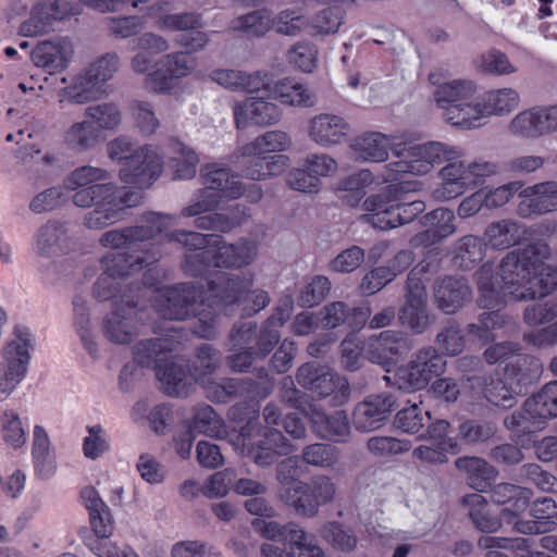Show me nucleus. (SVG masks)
I'll return each mask as SVG.
<instances>
[{
  "mask_svg": "<svg viewBox=\"0 0 557 557\" xmlns=\"http://www.w3.org/2000/svg\"><path fill=\"white\" fill-rule=\"evenodd\" d=\"M171 150L172 168L174 177L178 180H189L196 175L199 158L196 152L181 141H172Z\"/></svg>",
  "mask_w": 557,
  "mask_h": 557,
  "instance_id": "nucleus-49",
  "label": "nucleus"
},
{
  "mask_svg": "<svg viewBox=\"0 0 557 557\" xmlns=\"http://www.w3.org/2000/svg\"><path fill=\"white\" fill-rule=\"evenodd\" d=\"M509 129L513 135L528 139L545 136L540 107L517 114L511 120Z\"/></svg>",
  "mask_w": 557,
  "mask_h": 557,
  "instance_id": "nucleus-48",
  "label": "nucleus"
},
{
  "mask_svg": "<svg viewBox=\"0 0 557 557\" xmlns=\"http://www.w3.org/2000/svg\"><path fill=\"white\" fill-rule=\"evenodd\" d=\"M177 344L168 337L139 341L133 349L134 360L140 368H154L157 371L164 362L169 361Z\"/></svg>",
  "mask_w": 557,
  "mask_h": 557,
  "instance_id": "nucleus-27",
  "label": "nucleus"
},
{
  "mask_svg": "<svg viewBox=\"0 0 557 557\" xmlns=\"http://www.w3.org/2000/svg\"><path fill=\"white\" fill-rule=\"evenodd\" d=\"M422 403H410L397 411L394 418V426L407 434H419L431 421V413L422 406Z\"/></svg>",
  "mask_w": 557,
  "mask_h": 557,
  "instance_id": "nucleus-44",
  "label": "nucleus"
},
{
  "mask_svg": "<svg viewBox=\"0 0 557 557\" xmlns=\"http://www.w3.org/2000/svg\"><path fill=\"white\" fill-rule=\"evenodd\" d=\"M411 359L423 370V373L430 381L434 376L442 375L447 364L443 355L432 346L419 349Z\"/></svg>",
  "mask_w": 557,
  "mask_h": 557,
  "instance_id": "nucleus-61",
  "label": "nucleus"
},
{
  "mask_svg": "<svg viewBox=\"0 0 557 557\" xmlns=\"http://www.w3.org/2000/svg\"><path fill=\"white\" fill-rule=\"evenodd\" d=\"M517 214L533 219L557 210V181H545L521 188Z\"/></svg>",
  "mask_w": 557,
  "mask_h": 557,
  "instance_id": "nucleus-18",
  "label": "nucleus"
},
{
  "mask_svg": "<svg viewBox=\"0 0 557 557\" xmlns=\"http://www.w3.org/2000/svg\"><path fill=\"white\" fill-rule=\"evenodd\" d=\"M273 25L271 13L265 10H256L238 16L232 21V29L244 32L248 35L263 36Z\"/></svg>",
  "mask_w": 557,
  "mask_h": 557,
  "instance_id": "nucleus-54",
  "label": "nucleus"
},
{
  "mask_svg": "<svg viewBox=\"0 0 557 557\" xmlns=\"http://www.w3.org/2000/svg\"><path fill=\"white\" fill-rule=\"evenodd\" d=\"M162 159L151 147H140L120 170V178L137 188L119 187L102 183L110 173L102 168L84 165L72 171L64 180V187L75 191L72 201L76 207L90 208L85 215V225L102 230L123 219L125 209L141 203L143 188L149 187L161 174Z\"/></svg>",
  "mask_w": 557,
  "mask_h": 557,
  "instance_id": "nucleus-2",
  "label": "nucleus"
},
{
  "mask_svg": "<svg viewBox=\"0 0 557 557\" xmlns=\"http://www.w3.org/2000/svg\"><path fill=\"white\" fill-rule=\"evenodd\" d=\"M405 183L392 184L376 195L368 197L363 208L368 223L380 230H391L410 223L425 210L421 200L403 201Z\"/></svg>",
  "mask_w": 557,
  "mask_h": 557,
  "instance_id": "nucleus-6",
  "label": "nucleus"
},
{
  "mask_svg": "<svg viewBox=\"0 0 557 557\" xmlns=\"http://www.w3.org/2000/svg\"><path fill=\"white\" fill-rule=\"evenodd\" d=\"M215 268H243L253 262L258 247L252 240L240 238L236 243H226L220 236L214 245Z\"/></svg>",
  "mask_w": 557,
  "mask_h": 557,
  "instance_id": "nucleus-25",
  "label": "nucleus"
},
{
  "mask_svg": "<svg viewBox=\"0 0 557 557\" xmlns=\"http://www.w3.org/2000/svg\"><path fill=\"white\" fill-rule=\"evenodd\" d=\"M542 372L543 364L537 358L520 352L505 367L506 375L517 385L520 393L523 388L535 384Z\"/></svg>",
  "mask_w": 557,
  "mask_h": 557,
  "instance_id": "nucleus-31",
  "label": "nucleus"
},
{
  "mask_svg": "<svg viewBox=\"0 0 557 557\" xmlns=\"http://www.w3.org/2000/svg\"><path fill=\"white\" fill-rule=\"evenodd\" d=\"M161 317L169 320L184 321L197 318L202 324L197 333L210 338L214 335L216 314L207 311L205 292L201 285L181 283L165 288L156 304Z\"/></svg>",
  "mask_w": 557,
  "mask_h": 557,
  "instance_id": "nucleus-4",
  "label": "nucleus"
},
{
  "mask_svg": "<svg viewBox=\"0 0 557 557\" xmlns=\"http://www.w3.org/2000/svg\"><path fill=\"white\" fill-rule=\"evenodd\" d=\"M519 106V94L512 88L491 90L476 99V109H469L471 117H463L467 126L479 127L491 115H500Z\"/></svg>",
  "mask_w": 557,
  "mask_h": 557,
  "instance_id": "nucleus-19",
  "label": "nucleus"
},
{
  "mask_svg": "<svg viewBox=\"0 0 557 557\" xmlns=\"http://www.w3.org/2000/svg\"><path fill=\"white\" fill-rule=\"evenodd\" d=\"M157 255L148 253L140 256L131 255H107L102 258V274L97 278L94 286V295L99 301L115 300L121 301V296H136L134 290L140 287L138 284L131 283L127 286L122 285L124 277L139 272L145 267L156 263Z\"/></svg>",
  "mask_w": 557,
  "mask_h": 557,
  "instance_id": "nucleus-8",
  "label": "nucleus"
},
{
  "mask_svg": "<svg viewBox=\"0 0 557 557\" xmlns=\"http://www.w3.org/2000/svg\"><path fill=\"white\" fill-rule=\"evenodd\" d=\"M296 381L301 387L319 397L330 396L336 387L348 389L346 381H343L331 368L317 362H307L299 367Z\"/></svg>",
  "mask_w": 557,
  "mask_h": 557,
  "instance_id": "nucleus-21",
  "label": "nucleus"
},
{
  "mask_svg": "<svg viewBox=\"0 0 557 557\" xmlns=\"http://www.w3.org/2000/svg\"><path fill=\"white\" fill-rule=\"evenodd\" d=\"M32 454L36 473L41 478H49L54 472L55 458L50 449L48 434L40 425L34 428Z\"/></svg>",
  "mask_w": 557,
  "mask_h": 557,
  "instance_id": "nucleus-43",
  "label": "nucleus"
},
{
  "mask_svg": "<svg viewBox=\"0 0 557 557\" xmlns=\"http://www.w3.org/2000/svg\"><path fill=\"white\" fill-rule=\"evenodd\" d=\"M389 139L381 133H367L354 139L350 148L356 160L382 162L388 156Z\"/></svg>",
  "mask_w": 557,
  "mask_h": 557,
  "instance_id": "nucleus-33",
  "label": "nucleus"
},
{
  "mask_svg": "<svg viewBox=\"0 0 557 557\" xmlns=\"http://www.w3.org/2000/svg\"><path fill=\"white\" fill-rule=\"evenodd\" d=\"M158 64L173 79H182L190 75L196 67V60L184 51H175L164 54Z\"/></svg>",
  "mask_w": 557,
  "mask_h": 557,
  "instance_id": "nucleus-59",
  "label": "nucleus"
},
{
  "mask_svg": "<svg viewBox=\"0 0 557 557\" xmlns=\"http://www.w3.org/2000/svg\"><path fill=\"white\" fill-rule=\"evenodd\" d=\"M396 409L397 400L392 393L369 395L356 405L352 423L359 431L371 432L384 425Z\"/></svg>",
  "mask_w": 557,
  "mask_h": 557,
  "instance_id": "nucleus-15",
  "label": "nucleus"
},
{
  "mask_svg": "<svg viewBox=\"0 0 557 557\" xmlns=\"http://www.w3.org/2000/svg\"><path fill=\"white\" fill-rule=\"evenodd\" d=\"M399 158L388 163V169L395 174L411 173L423 175L429 173L434 165L448 162L442 170L443 184L436 190L437 197L445 200L456 198L470 189L468 163L458 161L459 150L440 141L426 144L405 145L395 151Z\"/></svg>",
  "mask_w": 557,
  "mask_h": 557,
  "instance_id": "nucleus-3",
  "label": "nucleus"
},
{
  "mask_svg": "<svg viewBox=\"0 0 557 557\" xmlns=\"http://www.w3.org/2000/svg\"><path fill=\"white\" fill-rule=\"evenodd\" d=\"M280 498L298 516L313 518L319 512L320 507L312 497L306 481L294 482L290 486L282 488Z\"/></svg>",
  "mask_w": 557,
  "mask_h": 557,
  "instance_id": "nucleus-35",
  "label": "nucleus"
},
{
  "mask_svg": "<svg viewBox=\"0 0 557 557\" xmlns=\"http://www.w3.org/2000/svg\"><path fill=\"white\" fill-rule=\"evenodd\" d=\"M484 398L496 407L512 408L517 404L519 391L513 389L499 376L484 375L478 377Z\"/></svg>",
  "mask_w": 557,
  "mask_h": 557,
  "instance_id": "nucleus-38",
  "label": "nucleus"
},
{
  "mask_svg": "<svg viewBox=\"0 0 557 557\" xmlns=\"http://www.w3.org/2000/svg\"><path fill=\"white\" fill-rule=\"evenodd\" d=\"M252 287L253 275L250 272L221 274L208 282L209 298L213 305L224 309L244 304Z\"/></svg>",
  "mask_w": 557,
  "mask_h": 557,
  "instance_id": "nucleus-16",
  "label": "nucleus"
},
{
  "mask_svg": "<svg viewBox=\"0 0 557 557\" xmlns=\"http://www.w3.org/2000/svg\"><path fill=\"white\" fill-rule=\"evenodd\" d=\"M528 235V226L515 219L494 221L484 231V238L487 245L498 250H505L519 245Z\"/></svg>",
  "mask_w": 557,
  "mask_h": 557,
  "instance_id": "nucleus-26",
  "label": "nucleus"
},
{
  "mask_svg": "<svg viewBox=\"0 0 557 557\" xmlns=\"http://www.w3.org/2000/svg\"><path fill=\"white\" fill-rule=\"evenodd\" d=\"M322 536L334 548L345 553L354 550L358 540L356 534L339 522H329L322 529Z\"/></svg>",
  "mask_w": 557,
  "mask_h": 557,
  "instance_id": "nucleus-63",
  "label": "nucleus"
},
{
  "mask_svg": "<svg viewBox=\"0 0 557 557\" xmlns=\"http://www.w3.org/2000/svg\"><path fill=\"white\" fill-rule=\"evenodd\" d=\"M313 424L318 434L326 440L345 443L350 436V426L347 414L343 410L334 413H317L313 418Z\"/></svg>",
  "mask_w": 557,
  "mask_h": 557,
  "instance_id": "nucleus-37",
  "label": "nucleus"
},
{
  "mask_svg": "<svg viewBox=\"0 0 557 557\" xmlns=\"http://www.w3.org/2000/svg\"><path fill=\"white\" fill-rule=\"evenodd\" d=\"M289 319L287 310L276 308L274 312L263 323L259 335H256L257 347L256 356L259 359H264L280 342L282 327Z\"/></svg>",
  "mask_w": 557,
  "mask_h": 557,
  "instance_id": "nucleus-36",
  "label": "nucleus"
},
{
  "mask_svg": "<svg viewBox=\"0 0 557 557\" xmlns=\"http://www.w3.org/2000/svg\"><path fill=\"white\" fill-rule=\"evenodd\" d=\"M272 28L277 34L285 36H297L302 29L308 28L309 18L304 16L298 10H282L275 17H272Z\"/></svg>",
  "mask_w": 557,
  "mask_h": 557,
  "instance_id": "nucleus-62",
  "label": "nucleus"
},
{
  "mask_svg": "<svg viewBox=\"0 0 557 557\" xmlns=\"http://www.w3.org/2000/svg\"><path fill=\"white\" fill-rule=\"evenodd\" d=\"M73 54V45L69 38H57L39 42L32 51L33 63L49 74L64 70Z\"/></svg>",
  "mask_w": 557,
  "mask_h": 557,
  "instance_id": "nucleus-24",
  "label": "nucleus"
},
{
  "mask_svg": "<svg viewBox=\"0 0 557 557\" xmlns=\"http://www.w3.org/2000/svg\"><path fill=\"white\" fill-rule=\"evenodd\" d=\"M157 376L169 396H187L197 382L187 366L181 362H164L157 370Z\"/></svg>",
  "mask_w": 557,
  "mask_h": 557,
  "instance_id": "nucleus-29",
  "label": "nucleus"
},
{
  "mask_svg": "<svg viewBox=\"0 0 557 557\" xmlns=\"http://www.w3.org/2000/svg\"><path fill=\"white\" fill-rule=\"evenodd\" d=\"M287 442L275 443L265 435L256 441L253 445L244 451L242 455L250 458L259 467H270L275 463L280 457L277 448L286 447Z\"/></svg>",
  "mask_w": 557,
  "mask_h": 557,
  "instance_id": "nucleus-58",
  "label": "nucleus"
},
{
  "mask_svg": "<svg viewBox=\"0 0 557 557\" xmlns=\"http://www.w3.org/2000/svg\"><path fill=\"white\" fill-rule=\"evenodd\" d=\"M519 478L523 482L535 485L542 492H557V478L537 463L523 465L519 470Z\"/></svg>",
  "mask_w": 557,
  "mask_h": 557,
  "instance_id": "nucleus-64",
  "label": "nucleus"
},
{
  "mask_svg": "<svg viewBox=\"0 0 557 557\" xmlns=\"http://www.w3.org/2000/svg\"><path fill=\"white\" fill-rule=\"evenodd\" d=\"M411 347V342L405 334L384 331L368 341L364 355L372 363L385 367L394 362L397 357L407 354Z\"/></svg>",
  "mask_w": 557,
  "mask_h": 557,
  "instance_id": "nucleus-20",
  "label": "nucleus"
},
{
  "mask_svg": "<svg viewBox=\"0 0 557 557\" xmlns=\"http://www.w3.org/2000/svg\"><path fill=\"white\" fill-rule=\"evenodd\" d=\"M66 238L64 224L52 221L41 226L34 242V251L40 258L51 259L62 252V243Z\"/></svg>",
  "mask_w": 557,
  "mask_h": 557,
  "instance_id": "nucleus-34",
  "label": "nucleus"
},
{
  "mask_svg": "<svg viewBox=\"0 0 557 557\" xmlns=\"http://www.w3.org/2000/svg\"><path fill=\"white\" fill-rule=\"evenodd\" d=\"M345 18V11L339 5L320 10L309 18L308 28L311 36H329L338 32Z\"/></svg>",
  "mask_w": 557,
  "mask_h": 557,
  "instance_id": "nucleus-46",
  "label": "nucleus"
},
{
  "mask_svg": "<svg viewBox=\"0 0 557 557\" xmlns=\"http://www.w3.org/2000/svg\"><path fill=\"white\" fill-rule=\"evenodd\" d=\"M273 99H280L282 103L290 107L310 108L317 102V98L302 84L285 79L276 83Z\"/></svg>",
  "mask_w": 557,
  "mask_h": 557,
  "instance_id": "nucleus-45",
  "label": "nucleus"
},
{
  "mask_svg": "<svg viewBox=\"0 0 557 557\" xmlns=\"http://www.w3.org/2000/svg\"><path fill=\"white\" fill-rule=\"evenodd\" d=\"M533 492L517 484L499 483L491 490V499L496 505L505 506L500 516L512 531L521 534L545 533L548 524L543 521H525L521 515L528 509Z\"/></svg>",
  "mask_w": 557,
  "mask_h": 557,
  "instance_id": "nucleus-11",
  "label": "nucleus"
},
{
  "mask_svg": "<svg viewBox=\"0 0 557 557\" xmlns=\"http://www.w3.org/2000/svg\"><path fill=\"white\" fill-rule=\"evenodd\" d=\"M349 123L341 115L320 113L308 124V136L322 148H331L342 144L348 136Z\"/></svg>",
  "mask_w": 557,
  "mask_h": 557,
  "instance_id": "nucleus-22",
  "label": "nucleus"
},
{
  "mask_svg": "<svg viewBox=\"0 0 557 557\" xmlns=\"http://www.w3.org/2000/svg\"><path fill=\"white\" fill-rule=\"evenodd\" d=\"M100 83L86 70L77 75L72 84L63 89L66 99L76 104H84L96 100L100 94Z\"/></svg>",
  "mask_w": 557,
  "mask_h": 557,
  "instance_id": "nucleus-47",
  "label": "nucleus"
},
{
  "mask_svg": "<svg viewBox=\"0 0 557 557\" xmlns=\"http://www.w3.org/2000/svg\"><path fill=\"white\" fill-rule=\"evenodd\" d=\"M496 432V424L485 420L467 419L458 425V435L467 444L484 443Z\"/></svg>",
  "mask_w": 557,
  "mask_h": 557,
  "instance_id": "nucleus-57",
  "label": "nucleus"
},
{
  "mask_svg": "<svg viewBox=\"0 0 557 557\" xmlns=\"http://www.w3.org/2000/svg\"><path fill=\"white\" fill-rule=\"evenodd\" d=\"M174 216L158 212H147L141 215L138 224L120 230H111L102 234L100 243L112 249L124 248L122 252L111 255L140 256L157 255L156 262L162 257V252L156 247L151 239L168 231L173 223Z\"/></svg>",
  "mask_w": 557,
  "mask_h": 557,
  "instance_id": "nucleus-5",
  "label": "nucleus"
},
{
  "mask_svg": "<svg viewBox=\"0 0 557 557\" xmlns=\"http://www.w3.org/2000/svg\"><path fill=\"white\" fill-rule=\"evenodd\" d=\"M455 466L467 474L468 484L476 492L485 491L497 475V470L480 457H459L456 459Z\"/></svg>",
  "mask_w": 557,
  "mask_h": 557,
  "instance_id": "nucleus-32",
  "label": "nucleus"
},
{
  "mask_svg": "<svg viewBox=\"0 0 557 557\" xmlns=\"http://www.w3.org/2000/svg\"><path fill=\"white\" fill-rule=\"evenodd\" d=\"M243 397L248 399H264L274 388V379L269 371L261 367L255 369V377H240Z\"/></svg>",
  "mask_w": 557,
  "mask_h": 557,
  "instance_id": "nucleus-56",
  "label": "nucleus"
},
{
  "mask_svg": "<svg viewBox=\"0 0 557 557\" xmlns=\"http://www.w3.org/2000/svg\"><path fill=\"white\" fill-rule=\"evenodd\" d=\"M74 306V325L79 335L81 342L91 357L97 355V344L90 329L89 310L86 301L82 297H75Z\"/></svg>",
  "mask_w": 557,
  "mask_h": 557,
  "instance_id": "nucleus-55",
  "label": "nucleus"
},
{
  "mask_svg": "<svg viewBox=\"0 0 557 557\" xmlns=\"http://www.w3.org/2000/svg\"><path fill=\"white\" fill-rule=\"evenodd\" d=\"M461 505L468 509V516L473 525L484 533L499 530L504 522L502 516L495 515L487 505V500L479 493H470L461 498Z\"/></svg>",
  "mask_w": 557,
  "mask_h": 557,
  "instance_id": "nucleus-30",
  "label": "nucleus"
},
{
  "mask_svg": "<svg viewBox=\"0 0 557 557\" xmlns=\"http://www.w3.org/2000/svg\"><path fill=\"white\" fill-rule=\"evenodd\" d=\"M433 297L442 312L454 314L471 300L472 290L466 280L445 276L434 283Z\"/></svg>",
  "mask_w": 557,
  "mask_h": 557,
  "instance_id": "nucleus-23",
  "label": "nucleus"
},
{
  "mask_svg": "<svg viewBox=\"0 0 557 557\" xmlns=\"http://www.w3.org/2000/svg\"><path fill=\"white\" fill-rule=\"evenodd\" d=\"M81 497L89 512V521L95 532L92 535L86 528L79 531L88 548L99 557H138L131 547H119L108 540L113 531V519L99 493L94 487L87 486L82 490Z\"/></svg>",
  "mask_w": 557,
  "mask_h": 557,
  "instance_id": "nucleus-7",
  "label": "nucleus"
},
{
  "mask_svg": "<svg viewBox=\"0 0 557 557\" xmlns=\"http://www.w3.org/2000/svg\"><path fill=\"white\" fill-rule=\"evenodd\" d=\"M0 432L3 442L13 448L23 446L27 441V433L18 413L12 409L0 410Z\"/></svg>",
  "mask_w": 557,
  "mask_h": 557,
  "instance_id": "nucleus-51",
  "label": "nucleus"
},
{
  "mask_svg": "<svg viewBox=\"0 0 557 557\" xmlns=\"http://www.w3.org/2000/svg\"><path fill=\"white\" fill-rule=\"evenodd\" d=\"M168 242H175L187 249V252H198L205 249H213L220 236L214 234H201L189 231H174L163 236Z\"/></svg>",
  "mask_w": 557,
  "mask_h": 557,
  "instance_id": "nucleus-52",
  "label": "nucleus"
},
{
  "mask_svg": "<svg viewBox=\"0 0 557 557\" xmlns=\"http://www.w3.org/2000/svg\"><path fill=\"white\" fill-rule=\"evenodd\" d=\"M34 347L30 331L23 325L14 327V338L3 348L0 361V401L5 400L24 380Z\"/></svg>",
  "mask_w": 557,
  "mask_h": 557,
  "instance_id": "nucleus-10",
  "label": "nucleus"
},
{
  "mask_svg": "<svg viewBox=\"0 0 557 557\" xmlns=\"http://www.w3.org/2000/svg\"><path fill=\"white\" fill-rule=\"evenodd\" d=\"M454 220V211L446 208L429 212L420 221L428 230L416 235L412 242L414 245H429L450 236L456 231Z\"/></svg>",
  "mask_w": 557,
  "mask_h": 557,
  "instance_id": "nucleus-28",
  "label": "nucleus"
},
{
  "mask_svg": "<svg viewBox=\"0 0 557 557\" xmlns=\"http://www.w3.org/2000/svg\"><path fill=\"white\" fill-rule=\"evenodd\" d=\"M429 383L430 380L423 370L411 359L406 367L398 369L393 385L398 389L411 392L423 389Z\"/></svg>",
  "mask_w": 557,
  "mask_h": 557,
  "instance_id": "nucleus-60",
  "label": "nucleus"
},
{
  "mask_svg": "<svg viewBox=\"0 0 557 557\" xmlns=\"http://www.w3.org/2000/svg\"><path fill=\"white\" fill-rule=\"evenodd\" d=\"M85 116L99 132L106 129L111 131L117 127L122 121V114L117 106L113 102H102L89 106L85 109Z\"/></svg>",
  "mask_w": 557,
  "mask_h": 557,
  "instance_id": "nucleus-53",
  "label": "nucleus"
},
{
  "mask_svg": "<svg viewBox=\"0 0 557 557\" xmlns=\"http://www.w3.org/2000/svg\"><path fill=\"white\" fill-rule=\"evenodd\" d=\"M138 321L137 297L123 294L121 301L115 300L112 311L104 317L102 331L111 343L127 345L139 334Z\"/></svg>",
  "mask_w": 557,
  "mask_h": 557,
  "instance_id": "nucleus-13",
  "label": "nucleus"
},
{
  "mask_svg": "<svg viewBox=\"0 0 557 557\" xmlns=\"http://www.w3.org/2000/svg\"><path fill=\"white\" fill-rule=\"evenodd\" d=\"M549 252L546 243L534 242L507 252L498 274L491 263H484L476 271L478 305L491 309L480 315V322L490 335L505 324L506 315L500 308L507 302L545 297L557 288V269L544 263Z\"/></svg>",
  "mask_w": 557,
  "mask_h": 557,
  "instance_id": "nucleus-1",
  "label": "nucleus"
},
{
  "mask_svg": "<svg viewBox=\"0 0 557 557\" xmlns=\"http://www.w3.org/2000/svg\"><path fill=\"white\" fill-rule=\"evenodd\" d=\"M205 188L199 189L190 205L182 209L183 216H198L218 208L221 198L237 199L244 194L242 182L228 168L209 163L200 169Z\"/></svg>",
  "mask_w": 557,
  "mask_h": 557,
  "instance_id": "nucleus-9",
  "label": "nucleus"
},
{
  "mask_svg": "<svg viewBox=\"0 0 557 557\" xmlns=\"http://www.w3.org/2000/svg\"><path fill=\"white\" fill-rule=\"evenodd\" d=\"M485 255V245L474 235H466L456 242L454 246L453 262L461 270L473 269Z\"/></svg>",
  "mask_w": 557,
  "mask_h": 557,
  "instance_id": "nucleus-42",
  "label": "nucleus"
},
{
  "mask_svg": "<svg viewBox=\"0 0 557 557\" xmlns=\"http://www.w3.org/2000/svg\"><path fill=\"white\" fill-rule=\"evenodd\" d=\"M293 140L289 134L281 129H273L257 136L253 140L243 146L245 154H280L292 147Z\"/></svg>",
  "mask_w": 557,
  "mask_h": 557,
  "instance_id": "nucleus-39",
  "label": "nucleus"
},
{
  "mask_svg": "<svg viewBox=\"0 0 557 557\" xmlns=\"http://www.w3.org/2000/svg\"><path fill=\"white\" fill-rule=\"evenodd\" d=\"M524 411L534 420L557 417V381L547 383L537 394L528 398Z\"/></svg>",
  "mask_w": 557,
  "mask_h": 557,
  "instance_id": "nucleus-40",
  "label": "nucleus"
},
{
  "mask_svg": "<svg viewBox=\"0 0 557 557\" xmlns=\"http://www.w3.org/2000/svg\"><path fill=\"white\" fill-rule=\"evenodd\" d=\"M476 85L470 79H454L440 84L434 91V98L438 108L443 110L444 120L458 127L473 128L463 124L462 119L471 117L469 109H476Z\"/></svg>",
  "mask_w": 557,
  "mask_h": 557,
  "instance_id": "nucleus-12",
  "label": "nucleus"
},
{
  "mask_svg": "<svg viewBox=\"0 0 557 557\" xmlns=\"http://www.w3.org/2000/svg\"><path fill=\"white\" fill-rule=\"evenodd\" d=\"M102 139L99 127L88 120L73 123L64 134V143L75 152L95 148Z\"/></svg>",
  "mask_w": 557,
  "mask_h": 557,
  "instance_id": "nucleus-41",
  "label": "nucleus"
},
{
  "mask_svg": "<svg viewBox=\"0 0 557 557\" xmlns=\"http://www.w3.org/2000/svg\"><path fill=\"white\" fill-rule=\"evenodd\" d=\"M398 319L403 326L417 335L423 334L434 322V317L428 310L425 286L416 270L408 275L405 302L398 311Z\"/></svg>",
  "mask_w": 557,
  "mask_h": 557,
  "instance_id": "nucleus-14",
  "label": "nucleus"
},
{
  "mask_svg": "<svg viewBox=\"0 0 557 557\" xmlns=\"http://www.w3.org/2000/svg\"><path fill=\"white\" fill-rule=\"evenodd\" d=\"M435 344L443 355H459L465 347V336L459 323L454 319L446 320L435 337Z\"/></svg>",
  "mask_w": 557,
  "mask_h": 557,
  "instance_id": "nucleus-50",
  "label": "nucleus"
},
{
  "mask_svg": "<svg viewBox=\"0 0 557 557\" xmlns=\"http://www.w3.org/2000/svg\"><path fill=\"white\" fill-rule=\"evenodd\" d=\"M269 97H251L233 107L236 128L244 129L249 124L261 127L278 124L283 117V111Z\"/></svg>",
  "mask_w": 557,
  "mask_h": 557,
  "instance_id": "nucleus-17",
  "label": "nucleus"
}]
</instances>
